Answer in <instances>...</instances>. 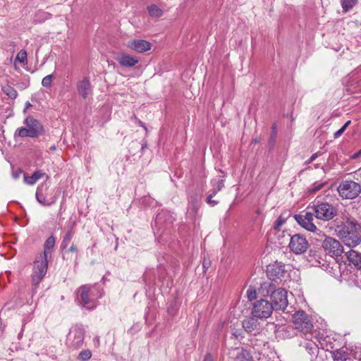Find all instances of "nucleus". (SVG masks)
Returning a JSON list of instances; mask_svg holds the SVG:
<instances>
[{"instance_id": "nucleus-1", "label": "nucleus", "mask_w": 361, "mask_h": 361, "mask_svg": "<svg viewBox=\"0 0 361 361\" xmlns=\"http://www.w3.org/2000/svg\"><path fill=\"white\" fill-rule=\"evenodd\" d=\"M51 250H44V252L37 255L33 262L32 273L31 275L32 289L35 292L39 284L44 278L48 269V257H51Z\"/></svg>"}, {"instance_id": "nucleus-2", "label": "nucleus", "mask_w": 361, "mask_h": 361, "mask_svg": "<svg viewBox=\"0 0 361 361\" xmlns=\"http://www.w3.org/2000/svg\"><path fill=\"white\" fill-rule=\"evenodd\" d=\"M325 198L318 196L307 208L312 209L317 219L327 221L337 215V209L327 201L329 195Z\"/></svg>"}, {"instance_id": "nucleus-3", "label": "nucleus", "mask_w": 361, "mask_h": 361, "mask_svg": "<svg viewBox=\"0 0 361 361\" xmlns=\"http://www.w3.org/2000/svg\"><path fill=\"white\" fill-rule=\"evenodd\" d=\"M78 293L80 298V305L88 310H92L96 306L95 300L103 296L104 290L95 284H85L78 289Z\"/></svg>"}, {"instance_id": "nucleus-4", "label": "nucleus", "mask_w": 361, "mask_h": 361, "mask_svg": "<svg viewBox=\"0 0 361 361\" xmlns=\"http://www.w3.org/2000/svg\"><path fill=\"white\" fill-rule=\"evenodd\" d=\"M293 323L295 329L301 332L307 341L312 338V322L310 317L305 311L295 312L293 314Z\"/></svg>"}, {"instance_id": "nucleus-5", "label": "nucleus", "mask_w": 361, "mask_h": 361, "mask_svg": "<svg viewBox=\"0 0 361 361\" xmlns=\"http://www.w3.org/2000/svg\"><path fill=\"white\" fill-rule=\"evenodd\" d=\"M339 235L348 247H356L361 242V236L357 231V225L353 221L347 224L340 230Z\"/></svg>"}, {"instance_id": "nucleus-6", "label": "nucleus", "mask_w": 361, "mask_h": 361, "mask_svg": "<svg viewBox=\"0 0 361 361\" xmlns=\"http://www.w3.org/2000/svg\"><path fill=\"white\" fill-rule=\"evenodd\" d=\"M337 190L343 199L353 200L360 194L361 185L353 180H345L340 183Z\"/></svg>"}, {"instance_id": "nucleus-7", "label": "nucleus", "mask_w": 361, "mask_h": 361, "mask_svg": "<svg viewBox=\"0 0 361 361\" xmlns=\"http://www.w3.org/2000/svg\"><path fill=\"white\" fill-rule=\"evenodd\" d=\"M252 305V315L259 319H267L269 317L274 310L272 304L264 299L256 300Z\"/></svg>"}, {"instance_id": "nucleus-8", "label": "nucleus", "mask_w": 361, "mask_h": 361, "mask_svg": "<svg viewBox=\"0 0 361 361\" xmlns=\"http://www.w3.org/2000/svg\"><path fill=\"white\" fill-rule=\"evenodd\" d=\"M85 329L78 326H74L69 332L67 343L70 348L75 350L80 348L84 341Z\"/></svg>"}, {"instance_id": "nucleus-9", "label": "nucleus", "mask_w": 361, "mask_h": 361, "mask_svg": "<svg viewBox=\"0 0 361 361\" xmlns=\"http://www.w3.org/2000/svg\"><path fill=\"white\" fill-rule=\"evenodd\" d=\"M271 299L274 310H284L288 306V293L283 288H279L273 291Z\"/></svg>"}, {"instance_id": "nucleus-10", "label": "nucleus", "mask_w": 361, "mask_h": 361, "mask_svg": "<svg viewBox=\"0 0 361 361\" xmlns=\"http://www.w3.org/2000/svg\"><path fill=\"white\" fill-rule=\"evenodd\" d=\"M35 196L37 200L44 206H50L56 200L55 196L49 194V186L46 183H42L37 187Z\"/></svg>"}, {"instance_id": "nucleus-11", "label": "nucleus", "mask_w": 361, "mask_h": 361, "mask_svg": "<svg viewBox=\"0 0 361 361\" xmlns=\"http://www.w3.org/2000/svg\"><path fill=\"white\" fill-rule=\"evenodd\" d=\"M294 219L305 229L311 232L317 231V226L313 224L312 212H307L304 215L295 214Z\"/></svg>"}, {"instance_id": "nucleus-12", "label": "nucleus", "mask_w": 361, "mask_h": 361, "mask_svg": "<svg viewBox=\"0 0 361 361\" xmlns=\"http://www.w3.org/2000/svg\"><path fill=\"white\" fill-rule=\"evenodd\" d=\"M24 123L26 125L29 130L31 132V134L34 137H38L39 135H42L44 132L43 126L42 123L35 119L33 117L29 116L27 117L24 120Z\"/></svg>"}, {"instance_id": "nucleus-13", "label": "nucleus", "mask_w": 361, "mask_h": 361, "mask_svg": "<svg viewBox=\"0 0 361 361\" xmlns=\"http://www.w3.org/2000/svg\"><path fill=\"white\" fill-rule=\"evenodd\" d=\"M267 274L269 278L272 281L280 279L285 274L284 264L281 262H275L274 264H269L267 269Z\"/></svg>"}, {"instance_id": "nucleus-14", "label": "nucleus", "mask_w": 361, "mask_h": 361, "mask_svg": "<svg viewBox=\"0 0 361 361\" xmlns=\"http://www.w3.org/2000/svg\"><path fill=\"white\" fill-rule=\"evenodd\" d=\"M127 47L137 53H143L151 49L152 44L145 39H133L128 42Z\"/></svg>"}, {"instance_id": "nucleus-15", "label": "nucleus", "mask_w": 361, "mask_h": 361, "mask_svg": "<svg viewBox=\"0 0 361 361\" xmlns=\"http://www.w3.org/2000/svg\"><path fill=\"white\" fill-rule=\"evenodd\" d=\"M116 61L123 67L132 68L139 63V59L126 53H121L116 57Z\"/></svg>"}, {"instance_id": "nucleus-16", "label": "nucleus", "mask_w": 361, "mask_h": 361, "mask_svg": "<svg viewBox=\"0 0 361 361\" xmlns=\"http://www.w3.org/2000/svg\"><path fill=\"white\" fill-rule=\"evenodd\" d=\"M289 241V248H307L308 242L305 237L300 234H295L291 237L287 236Z\"/></svg>"}, {"instance_id": "nucleus-17", "label": "nucleus", "mask_w": 361, "mask_h": 361, "mask_svg": "<svg viewBox=\"0 0 361 361\" xmlns=\"http://www.w3.org/2000/svg\"><path fill=\"white\" fill-rule=\"evenodd\" d=\"M269 283L267 282L261 283L259 288H250V300L252 298H257L262 296L265 297L269 294Z\"/></svg>"}, {"instance_id": "nucleus-18", "label": "nucleus", "mask_w": 361, "mask_h": 361, "mask_svg": "<svg viewBox=\"0 0 361 361\" xmlns=\"http://www.w3.org/2000/svg\"><path fill=\"white\" fill-rule=\"evenodd\" d=\"M78 94L84 99L92 94V86L87 78H84L77 83Z\"/></svg>"}, {"instance_id": "nucleus-19", "label": "nucleus", "mask_w": 361, "mask_h": 361, "mask_svg": "<svg viewBox=\"0 0 361 361\" xmlns=\"http://www.w3.org/2000/svg\"><path fill=\"white\" fill-rule=\"evenodd\" d=\"M345 255L350 262L361 269V255L359 252L355 250H349Z\"/></svg>"}, {"instance_id": "nucleus-20", "label": "nucleus", "mask_w": 361, "mask_h": 361, "mask_svg": "<svg viewBox=\"0 0 361 361\" xmlns=\"http://www.w3.org/2000/svg\"><path fill=\"white\" fill-rule=\"evenodd\" d=\"M44 175H45V173H43L42 171H36L30 176L24 175V182L27 185H32L38 180L42 178Z\"/></svg>"}, {"instance_id": "nucleus-21", "label": "nucleus", "mask_w": 361, "mask_h": 361, "mask_svg": "<svg viewBox=\"0 0 361 361\" xmlns=\"http://www.w3.org/2000/svg\"><path fill=\"white\" fill-rule=\"evenodd\" d=\"M225 177L226 176L223 175L219 178H214L212 180L211 183L212 189L211 190V192H212L213 194H216L224 187Z\"/></svg>"}, {"instance_id": "nucleus-22", "label": "nucleus", "mask_w": 361, "mask_h": 361, "mask_svg": "<svg viewBox=\"0 0 361 361\" xmlns=\"http://www.w3.org/2000/svg\"><path fill=\"white\" fill-rule=\"evenodd\" d=\"M322 247L323 248H339L341 243L331 237H325L322 243Z\"/></svg>"}, {"instance_id": "nucleus-23", "label": "nucleus", "mask_w": 361, "mask_h": 361, "mask_svg": "<svg viewBox=\"0 0 361 361\" xmlns=\"http://www.w3.org/2000/svg\"><path fill=\"white\" fill-rule=\"evenodd\" d=\"M71 227L69 229V231L66 233V234L64 235L63 241L61 245V248H66L70 243L73 235L74 234V231L73 230V226H74V222H71Z\"/></svg>"}, {"instance_id": "nucleus-24", "label": "nucleus", "mask_w": 361, "mask_h": 361, "mask_svg": "<svg viewBox=\"0 0 361 361\" xmlns=\"http://www.w3.org/2000/svg\"><path fill=\"white\" fill-rule=\"evenodd\" d=\"M289 216H290L289 212H286L282 213L278 217V219L276 220L274 225V228L275 230H279L281 226L286 223L287 219Z\"/></svg>"}, {"instance_id": "nucleus-25", "label": "nucleus", "mask_w": 361, "mask_h": 361, "mask_svg": "<svg viewBox=\"0 0 361 361\" xmlns=\"http://www.w3.org/2000/svg\"><path fill=\"white\" fill-rule=\"evenodd\" d=\"M150 16L154 18H159L163 15L162 10L155 4H152L147 7Z\"/></svg>"}, {"instance_id": "nucleus-26", "label": "nucleus", "mask_w": 361, "mask_h": 361, "mask_svg": "<svg viewBox=\"0 0 361 361\" xmlns=\"http://www.w3.org/2000/svg\"><path fill=\"white\" fill-rule=\"evenodd\" d=\"M14 137L16 138L17 137H33L32 135L31 134V132L27 128L21 127L18 128L15 133Z\"/></svg>"}, {"instance_id": "nucleus-27", "label": "nucleus", "mask_w": 361, "mask_h": 361, "mask_svg": "<svg viewBox=\"0 0 361 361\" xmlns=\"http://www.w3.org/2000/svg\"><path fill=\"white\" fill-rule=\"evenodd\" d=\"M2 90L7 96L11 99H16L18 96L17 91L11 85H7L2 87Z\"/></svg>"}, {"instance_id": "nucleus-28", "label": "nucleus", "mask_w": 361, "mask_h": 361, "mask_svg": "<svg viewBox=\"0 0 361 361\" xmlns=\"http://www.w3.org/2000/svg\"><path fill=\"white\" fill-rule=\"evenodd\" d=\"M91 357L92 352L90 350H83L79 353L78 359L80 361H87Z\"/></svg>"}, {"instance_id": "nucleus-29", "label": "nucleus", "mask_w": 361, "mask_h": 361, "mask_svg": "<svg viewBox=\"0 0 361 361\" xmlns=\"http://www.w3.org/2000/svg\"><path fill=\"white\" fill-rule=\"evenodd\" d=\"M333 357L335 361H345L346 360L345 352L342 350L334 352Z\"/></svg>"}, {"instance_id": "nucleus-30", "label": "nucleus", "mask_w": 361, "mask_h": 361, "mask_svg": "<svg viewBox=\"0 0 361 361\" xmlns=\"http://www.w3.org/2000/svg\"><path fill=\"white\" fill-rule=\"evenodd\" d=\"M355 4V0H341V6L344 11H347Z\"/></svg>"}, {"instance_id": "nucleus-31", "label": "nucleus", "mask_w": 361, "mask_h": 361, "mask_svg": "<svg viewBox=\"0 0 361 361\" xmlns=\"http://www.w3.org/2000/svg\"><path fill=\"white\" fill-rule=\"evenodd\" d=\"M350 123V121H348L338 130L335 132V133L334 134V137L338 138L340 136H341V135L344 133V131L346 130V128L348 127Z\"/></svg>"}, {"instance_id": "nucleus-32", "label": "nucleus", "mask_w": 361, "mask_h": 361, "mask_svg": "<svg viewBox=\"0 0 361 361\" xmlns=\"http://www.w3.org/2000/svg\"><path fill=\"white\" fill-rule=\"evenodd\" d=\"M16 61L24 63L27 61V52L25 50H20L16 57Z\"/></svg>"}, {"instance_id": "nucleus-33", "label": "nucleus", "mask_w": 361, "mask_h": 361, "mask_svg": "<svg viewBox=\"0 0 361 361\" xmlns=\"http://www.w3.org/2000/svg\"><path fill=\"white\" fill-rule=\"evenodd\" d=\"M304 346L310 351V353L314 354L317 350V345L314 342L308 341Z\"/></svg>"}, {"instance_id": "nucleus-34", "label": "nucleus", "mask_w": 361, "mask_h": 361, "mask_svg": "<svg viewBox=\"0 0 361 361\" xmlns=\"http://www.w3.org/2000/svg\"><path fill=\"white\" fill-rule=\"evenodd\" d=\"M53 77V75H48L45 76L42 80V85L45 87H50Z\"/></svg>"}, {"instance_id": "nucleus-35", "label": "nucleus", "mask_w": 361, "mask_h": 361, "mask_svg": "<svg viewBox=\"0 0 361 361\" xmlns=\"http://www.w3.org/2000/svg\"><path fill=\"white\" fill-rule=\"evenodd\" d=\"M236 361H248V352L242 350L236 357Z\"/></svg>"}, {"instance_id": "nucleus-36", "label": "nucleus", "mask_w": 361, "mask_h": 361, "mask_svg": "<svg viewBox=\"0 0 361 361\" xmlns=\"http://www.w3.org/2000/svg\"><path fill=\"white\" fill-rule=\"evenodd\" d=\"M55 245V239L53 236L47 238L44 245V248H53Z\"/></svg>"}, {"instance_id": "nucleus-37", "label": "nucleus", "mask_w": 361, "mask_h": 361, "mask_svg": "<svg viewBox=\"0 0 361 361\" xmlns=\"http://www.w3.org/2000/svg\"><path fill=\"white\" fill-rule=\"evenodd\" d=\"M177 311H178V307L176 303H171L167 309L168 313L172 317H173L176 314Z\"/></svg>"}, {"instance_id": "nucleus-38", "label": "nucleus", "mask_w": 361, "mask_h": 361, "mask_svg": "<svg viewBox=\"0 0 361 361\" xmlns=\"http://www.w3.org/2000/svg\"><path fill=\"white\" fill-rule=\"evenodd\" d=\"M216 195L212 192L209 193L207 197V202L212 207H214L218 204V201L212 200V197Z\"/></svg>"}, {"instance_id": "nucleus-39", "label": "nucleus", "mask_w": 361, "mask_h": 361, "mask_svg": "<svg viewBox=\"0 0 361 361\" xmlns=\"http://www.w3.org/2000/svg\"><path fill=\"white\" fill-rule=\"evenodd\" d=\"M212 262L211 260L207 257L205 255H204L203 257V262H202V267L204 269V271H206L211 266Z\"/></svg>"}, {"instance_id": "nucleus-40", "label": "nucleus", "mask_w": 361, "mask_h": 361, "mask_svg": "<svg viewBox=\"0 0 361 361\" xmlns=\"http://www.w3.org/2000/svg\"><path fill=\"white\" fill-rule=\"evenodd\" d=\"M325 184H326L325 183H314L313 187L310 189V192L313 193V192H316L319 191L324 186Z\"/></svg>"}, {"instance_id": "nucleus-41", "label": "nucleus", "mask_w": 361, "mask_h": 361, "mask_svg": "<svg viewBox=\"0 0 361 361\" xmlns=\"http://www.w3.org/2000/svg\"><path fill=\"white\" fill-rule=\"evenodd\" d=\"M307 251V250H289L288 254L290 256L293 255V254H295V255H301L303 253H305Z\"/></svg>"}, {"instance_id": "nucleus-42", "label": "nucleus", "mask_w": 361, "mask_h": 361, "mask_svg": "<svg viewBox=\"0 0 361 361\" xmlns=\"http://www.w3.org/2000/svg\"><path fill=\"white\" fill-rule=\"evenodd\" d=\"M329 250V255L331 256H340L343 253L344 250Z\"/></svg>"}, {"instance_id": "nucleus-43", "label": "nucleus", "mask_w": 361, "mask_h": 361, "mask_svg": "<svg viewBox=\"0 0 361 361\" xmlns=\"http://www.w3.org/2000/svg\"><path fill=\"white\" fill-rule=\"evenodd\" d=\"M21 173H22V170L18 169L13 171L12 176L14 179L16 180L20 177Z\"/></svg>"}, {"instance_id": "nucleus-44", "label": "nucleus", "mask_w": 361, "mask_h": 361, "mask_svg": "<svg viewBox=\"0 0 361 361\" xmlns=\"http://www.w3.org/2000/svg\"><path fill=\"white\" fill-rule=\"evenodd\" d=\"M203 361H214L212 355L210 353H207L204 355Z\"/></svg>"}, {"instance_id": "nucleus-45", "label": "nucleus", "mask_w": 361, "mask_h": 361, "mask_svg": "<svg viewBox=\"0 0 361 361\" xmlns=\"http://www.w3.org/2000/svg\"><path fill=\"white\" fill-rule=\"evenodd\" d=\"M318 157V154L317 153H315V154H313L310 157V159L306 161V164H310L312 163L317 157Z\"/></svg>"}, {"instance_id": "nucleus-46", "label": "nucleus", "mask_w": 361, "mask_h": 361, "mask_svg": "<svg viewBox=\"0 0 361 361\" xmlns=\"http://www.w3.org/2000/svg\"><path fill=\"white\" fill-rule=\"evenodd\" d=\"M254 336H255H255H258V337L259 338H257V339H256V341H259L261 342V343H260L259 345H261V344L264 343V341H262V338H264V335H263V334H259H259H254Z\"/></svg>"}, {"instance_id": "nucleus-47", "label": "nucleus", "mask_w": 361, "mask_h": 361, "mask_svg": "<svg viewBox=\"0 0 361 361\" xmlns=\"http://www.w3.org/2000/svg\"><path fill=\"white\" fill-rule=\"evenodd\" d=\"M361 155V149L359 150L358 152H357L356 153L353 154L352 156H351V158L353 159H355L357 158H358Z\"/></svg>"}, {"instance_id": "nucleus-48", "label": "nucleus", "mask_w": 361, "mask_h": 361, "mask_svg": "<svg viewBox=\"0 0 361 361\" xmlns=\"http://www.w3.org/2000/svg\"><path fill=\"white\" fill-rule=\"evenodd\" d=\"M247 324L248 325V322H246L245 320H243V326L245 329V331H247L246 328L248 327V326H246Z\"/></svg>"}, {"instance_id": "nucleus-49", "label": "nucleus", "mask_w": 361, "mask_h": 361, "mask_svg": "<svg viewBox=\"0 0 361 361\" xmlns=\"http://www.w3.org/2000/svg\"><path fill=\"white\" fill-rule=\"evenodd\" d=\"M250 341L251 342V344L252 345H257V343H254V338H250Z\"/></svg>"}, {"instance_id": "nucleus-50", "label": "nucleus", "mask_w": 361, "mask_h": 361, "mask_svg": "<svg viewBox=\"0 0 361 361\" xmlns=\"http://www.w3.org/2000/svg\"><path fill=\"white\" fill-rule=\"evenodd\" d=\"M56 149V146L55 145H53L50 147V150L51 151H54Z\"/></svg>"}, {"instance_id": "nucleus-51", "label": "nucleus", "mask_w": 361, "mask_h": 361, "mask_svg": "<svg viewBox=\"0 0 361 361\" xmlns=\"http://www.w3.org/2000/svg\"><path fill=\"white\" fill-rule=\"evenodd\" d=\"M234 336H235L237 338H238L240 336V334H237V332H235V333L234 334Z\"/></svg>"}, {"instance_id": "nucleus-52", "label": "nucleus", "mask_w": 361, "mask_h": 361, "mask_svg": "<svg viewBox=\"0 0 361 361\" xmlns=\"http://www.w3.org/2000/svg\"><path fill=\"white\" fill-rule=\"evenodd\" d=\"M161 219V214H159L157 217V221H159Z\"/></svg>"}, {"instance_id": "nucleus-53", "label": "nucleus", "mask_w": 361, "mask_h": 361, "mask_svg": "<svg viewBox=\"0 0 361 361\" xmlns=\"http://www.w3.org/2000/svg\"><path fill=\"white\" fill-rule=\"evenodd\" d=\"M245 295H246L247 297H248V290H247L245 291Z\"/></svg>"}, {"instance_id": "nucleus-54", "label": "nucleus", "mask_w": 361, "mask_h": 361, "mask_svg": "<svg viewBox=\"0 0 361 361\" xmlns=\"http://www.w3.org/2000/svg\"><path fill=\"white\" fill-rule=\"evenodd\" d=\"M272 128H273V130L275 132V130H276V126H275V125H274V126H273Z\"/></svg>"}]
</instances>
